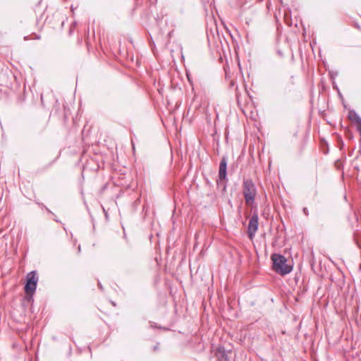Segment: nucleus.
Returning a JSON list of instances; mask_svg holds the SVG:
<instances>
[{"mask_svg":"<svg viewBox=\"0 0 361 361\" xmlns=\"http://www.w3.org/2000/svg\"><path fill=\"white\" fill-rule=\"evenodd\" d=\"M38 278L35 271H31L26 276V283L25 286V292L26 294L32 296L36 290Z\"/></svg>","mask_w":361,"mask_h":361,"instance_id":"3","label":"nucleus"},{"mask_svg":"<svg viewBox=\"0 0 361 361\" xmlns=\"http://www.w3.org/2000/svg\"><path fill=\"white\" fill-rule=\"evenodd\" d=\"M359 132H360V135H361V131H359Z\"/></svg>","mask_w":361,"mask_h":361,"instance_id":"10","label":"nucleus"},{"mask_svg":"<svg viewBox=\"0 0 361 361\" xmlns=\"http://www.w3.org/2000/svg\"><path fill=\"white\" fill-rule=\"evenodd\" d=\"M348 118L351 121L354 122L355 124L360 122L361 121V118L354 110H350L349 111Z\"/></svg>","mask_w":361,"mask_h":361,"instance_id":"6","label":"nucleus"},{"mask_svg":"<svg viewBox=\"0 0 361 361\" xmlns=\"http://www.w3.org/2000/svg\"><path fill=\"white\" fill-rule=\"evenodd\" d=\"M303 212L306 216L308 215V210L306 207L303 209Z\"/></svg>","mask_w":361,"mask_h":361,"instance_id":"8","label":"nucleus"},{"mask_svg":"<svg viewBox=\"0 0 361 361\" xmlns=\"http://www.w3.org/2000/svg\"><path fill=\"white\" fill-rule=\"evenodd\" d=\"M227 161L223 157L219 165V176L220 179L224 180L226 177Z\"/></svg>","mask_w":361,"mask_h":361,"instance_id":"5","label":"nucleus"},{"mask_svg":"<svg viewBox=\"0 0 361 361\" xmlns=\"http://www.w3.org/2000/svg\"><path fill=\"white\" fill-rule=\"evenodd\" d=\"M258 228V214L255 212L251 216L248 224V233L250 237H252Z\"/></svg>","mask_w":361,"mask_h":361,"instance_id":"4","label":"nucleus"},{"mask_svg":"<svg viewBox=\"0 0 361 361\" xmlns=\"http://www.w3.org/2000/svg\"><path fill=\"white\" fill-rule=\"evenodd\" d=\"M243 192L247 205H252L255 202L257 189L253 182L250 180H244L243 183Z\"/></svg>","mask_w":361,"mask_h":361,"instance_id":"2","label":"nucleus"},{"mask_svg":"<svg viewBox=\"0 0 361 361\" xmlns=\"http://www.w3.org/2000/svg\"><path fill=\"white\" fill-rule=\"evenodd\" d=\"M356 125H357V128L358 131H361V121H360V122L357 123Z\"/></svg>","mask_w":361,"mask_h":361,"instance_id":"7","label":"nucleus"},{"mask_svg":"<svg viewBox=\"0 0 361 361\" xmlns=\"http://www.w3.org/2000/svg\"><path fill=\"white\" fill-rule=\"evenodd\" d=\"M99 286L100 288H102V287L100 283H99Z\"/></svg>","mask_w":361,"mask_h":361,"instance_id":"9","label":"nucleus"},{"mask_svg":"<svg viewBox=\"0 0 361 361\" xmlns=\"http://www.w3.org/2000/svg\"><path fill=\"white\" fill-rule=\"evenodd\" d=\"M271 259L273 261L274 269L281 275H286L292 271V267L287 264V260L283 255L279 254H273L271 256Z\"/></svg>","mask_w":361,"mask_h":361,"instance_id":"1","label":"nucleus"}]
</instances>
